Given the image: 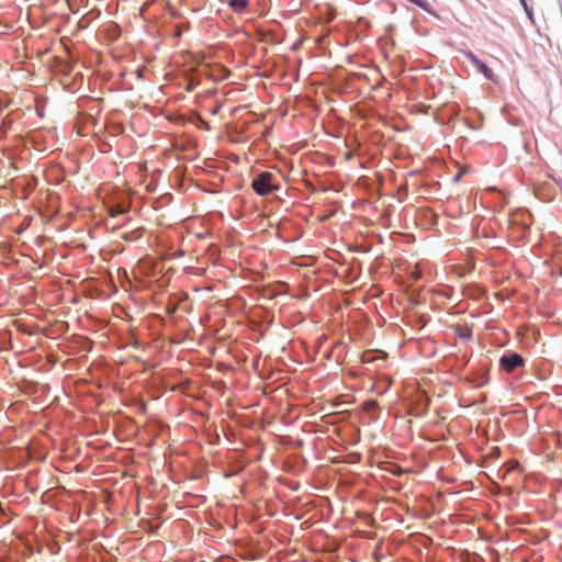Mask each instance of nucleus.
<instances>
[{"mask_svg":"<svg viewBox=\"0 0 562 562\" xmlns=\"http://www.w3.org/2000/svg\"><path fill=\"white\" fill-rule=\"evenodd\" d=\"M229 5L236 11V12H241L243 10H245L248 5V1L247 0H231L229 1Z\"/></svg>","mask_w":562,"mask_h":562,"instance_id":"obj_4","label":"nucleus"},{"mask_svg":"<svg viewBox=\"0 0 562 562\" xmlns=\"http://www.w3.org/2000/svg\"><path fill=\"white\" fill-rule=\"evenodd\" d=\"M419 274L418 272H415V279H418Z\"/></svg>","mask_w":562,"mask_h":562,"instance_id":"obj_10","label":"nucleus"},{"mask_svg":"<svg viewBox=\"0 0 562 562\" xmlns=\"http://www.w3.org/2000/svg\"><path fill=\"white\" fill-rule=\"evenodd\" d=\"M378 407V403L375 401H367L363 403V408L367 412H371Z\"/></svg>","mask_w":562,"mask_h":562,"instance_id":"obj_7","label":"nucleus"},{"mask_svg":"<svg viewBox=\"0 0 562 562\" xmlns=\"http://www.w3.org/2000/svg\"><path fill=\"white\" fill-rule=\"evenodd\" d=\"M251 188L259 195H267L274 190L279 189L278 183L274 182V177L271 172H260L251 182Z\"/></svg>","mask_w":562,"mask_h":562,"instance_id":"obj_1","label":"nucleus"},{"mask_svg":"<svg viewBox=\"0 0 562 562\" xmlns=\"http://www.w3.org/2000/svg\"><path fill=\"white\" fill-rule=\"evenodd\" d=\"M465 58L471 61V64L476 68L479 72H481L486 79L491 81H496V76L483 61H481L472 52L463 53Z\"/></svg>","mask_w":562,"mask_h":562,"instance_id":"obj_2","label":"nucleus"},{"mask_svg":"<svg viewBox=\"0 0 562 562\" xmlns=\"http://www.w3.org/2000/svg\"><path fill=\"white\" fill-rule=\"evenodd\" d=\"M419 274L418 272H415V279H418Z\"/></svg>","mask_w":562,"mask_h":562,"instance_id":"obj_9","label":"nucleus"},{"mask_svg":"<svg viewBox=\"0 0 562 562\" xmlns=\"http://www.w3.org/2000/svg\"><path fill=\"white\" fill-rule=\"evenodd\" d=\"M502 368L507 372H513L516 368L522 366L524 359L518 353L503 356L499 360Z\"/></svg>","mask_w":562,"mask_h":562,"instance_id":"obj_3","label":"nucleus"},{"mask_svg":"<svg viewBox=\"0 0 562 562\" xmlns=\"http://www.w3.org/2000/svg\"><path fill=\"white\" fill-rule=\"evenodd\" d=\"M409 2L418 5L419 8H422L423 10H425L426 12H429V13H432L430 7H429V3L425 0H408Z\"/></svg>","mask_w":562,"mask_h":562,"instance_id":"obj_5","label":"nucleus"},{"mask_svg":"<svg viewBox=\"0 0 562 562\" xmlns=\"http://www.w3.org/2000/svg\"><path fill=\"white\" fill-rule=\"evenodd\" d=\"M409 2L418 5L419 8H422L423 10H425L426 12H429V13H432L430 7H429V3L425 0H408Z\"/></svg>","mask_w":562,"mask_h":562,"instance_id":"obj_6","label":"nucleus"},{"mask_svg":"<svg viewBox=\"0 0 562 562\" xmlns=\"http://www.w3.org/2000/svg\"><path fill=\"white\" fill-rule=\"evenodd\" d=\"M520 2H521V5H524L525 10L528 11L526 0H520Z\"/></svg>","mask_w":562,"mask_h":562,"instance_id":"obj_8","label":"nucleus"}]
</instances>
